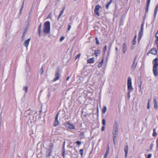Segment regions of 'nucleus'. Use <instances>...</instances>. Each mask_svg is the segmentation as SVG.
Instances as JSON below:
<instances>
[{
  "mask_svg": "<svg viewBox=\"0 0 158 158\" xmlns=\"http://www.w3.org/2000/svg\"><path fill=\"white\" fill-rule=\"evenodd\" d=\"M23 90H24L25 93H27L28 92V87L27 86H24L23 88Z\"/></svg>",
  "mask_w": 158,
  "mask_h": 158,
  "instance_id": "25",
  "label": "nucleus"
},
{
  "mask_svg": "<svg viewBox=\"0 0 158 158\" xmlns=\"http://www.w3.org/2000/svg\"><path fill=\"white\" fill-rule=\"evenodd\" d=\"M113 0H110V1L108 3V4L106 5V8L107 9H108L109 8V6L111 3L112 2Z\"/></svg>",
  "mask_w": 158,
  "mask_h": 158,
  "instance_id": "24",
  "label": "nucleus"
},
{
  "mask_svg": "<svg viewBox=\"0 0 158 158\" xmlns=\"http://www.w3.org/2000/svg\"><path fill=\"white\" fill-rule=\"evenodd\" d=\"M155 37L156 38V40L155 41V42L156 44H157L158 43V30L157 31L156 34L155 35Z\"/></svg>",
  "mask_w": 158,
  "mask_h": 158,
  "instance_id": "22",
  "label": "nucleus"
},
{
  "mask_svg": "<svg viewBox=\"0 0 158 158\" xmlns=\"http://www.w3.org/2000/svg\"><path fill=\"white\" fill-rule=\"evenodd\" d=\"M40 72L41 74H43L44 72V69L43 67H42L40 69Z\"/></svg>",
  "mask_w": 158,
  "mask_h": 158,
  "instance_id": "35",
  "label": "nucleus"
},
{
  "mask_svg": "<svg viewBox=\"0 0 158 158\" xmlns=\"http://www.w3.org/2000/svg\"><path fill=\"white\" fill-rule=\"evenodd\" d=\"M84 134V133L83 132H82L81 133V135H83Z\"/></svg>",
  "mask_w": 158,
  "mask_h": 158,
  "instance_id": "53",
  "label": "nucleus"
},
{
  "mask_svg": "<svg viewBox=\"0 0 158 158\" xmlns=\"http://www.w3.org/2000/svg\"><path fill=\"white\" fill-rule=\"evenodd\" d=\"M70 78V77L69 76L66 79V81H68L69 80Z\"/></svg>",
  "mask_w": 158,
  "mask_h": 158,
  "instance_id": "46",
  "label": "nucleus"
},
{
  "mask_svg": "<svg viewBox=\"0 0 158 158\" xmlns=\"http://www.w3.org/2000/svg\"><path fill=\"white\" fill-rule=\"evenodd\" d=\"M51 17V15H50V14H49L48 16V18H50Z\"/></svg>",
  "mask_w": 158,
  "mask_h": 158,
  "instance_id": "51",
  "label": "nucleus"
},
{
  "mask_svg": "<svg viewBox=\"0 0 158 158\" xmlns=\"http://www.w3.org/2000/svg\"><path fill=\"white\" fill-rule=\"evenodd\" d=\"M152 156V154H148L147 157L146 158H151Z\"/></svg>",
  "mask_w": 158,
  "mask_h": 158,
  "instance_id": "42",
  "label": "nucleus"
},
{
  "mask_svg": "<svg viewBox=\"0 0 158 158\" xmlns=\"http://www.w3.org/2000/svg\"><path fill=\"white\" fill-rule=\"evenodd\" d=\"M83 149H81L79 151V153L81 156H82L83 155Z\"/></svg>",
  "mask_w": 158,
  "mask_h": 158,
  "instance_id": "33",
  "label": "nucleus"
},
{
  "mask_svg": "<svg viewBox=\"0 0 158 158\" xmlns=\"http://www.w3.org/2000/svg\"><path fill=\"white\" fill-rule=\"evenodd\" d=\"M101 7V6L99 5H98L95 7L94 10V12L98 16L100 15L98 11L100 10Z\"/></svg>",
  "mask_w": 158,
  "mask_h": 158,
  "instance_id": "4",
  "label": "nucleus"
},
{
  "mask_svg": "<svg viewBox=\"0 0 158 158\" xmlns=\"http://www.w3.org/2000/svg\"><path fill=\"white\" fill-rule=\"evenodd\" d=\"M71 28V26L70 25L68 26V30H69Z\"/></svg>",
  "mask_w": 158,
  "mask_h": 158,
  "instance_id": "45",
  "label": "nucleus"
},
{
  "mask_svg": "<svg viewBox=\"0 0 158 158\" xmlns=\"http://www.w3.org/2000/svg\"><path fill=\"white\" fill-rule=\"evenodd\" d=\"M153 102L154 103V107L156 109L158 107V105L157 98L156 97L153 98Z\"/></svg>",
  "mask_w": 158,
  "mask_h": 158,
  "instance_id": "12",
  "label": "nucleus"
},
{
  "mask_svg": "<svg viewBox=\"0 0 158 158\" xmlns=\"http://www.w3.org/2000/svg\"><path fill=\"white\" fill-rule=\"evenodd\" d=\"M139 0H138V1H138V2H139Z\"/></svg>",
  "mask_w": 158,
  "mask_h": 158,
  "instance_id": "57",
  "label": "nucleus"
},
{
  "mask_svg": "<svg viewBox=\"0 0 158 158\" xmlns=\"http://www.w3.org/2000/svg\"><path fill=\"white\" fill-rule=\"evenodd\" d=\"M41 27H42V25H41V24H40V25L39 27V28H38L39 33L40 35V32H41Z\"/></svg>",
  "mask_w": 158,
  "mask_h": 158,
  "instance_id": "28",
  "label": "nucleus"
},
{
  "mask_svg": "<svg viewBox=\"0 0 158 158\" xmlns=\"http://www.w3.org/2000/svg\"><path fill=\"white\" fill-rule=\"evenodd\" d=\"M158 138L157 140H156V144H157V146L158 145Z\"/></svg>",
  "mask_w": 158,
  "mask_h": 158,
  "instance_id": "50",
  "label": "nucleus"
},
{
  "mask_svg": "<svg viewBox=\"0 0 158 158\" xmlns=\"http://www.w3.org/2000/svg\"><path fill=\"white\" fill-rule=\"evenodd\" d=\"M106 110L107 108L106 106H103L102 109V113L103 114L105 113L106 111Z\"/></svg>",
  "mask_w": 158,
  "mask_h": 158,
  "instance_id": "21",
  "label": "nucleus"
},
{
  "mask_svg": "<svg viewBox=\"0 0 158 158\" xmlns=\"http://www.w3.org/2000/svg\"><path fill=\"white\" fill-rule=\"evenodd\" d=\"M132 44L133 45H135L136 44V40L133 39L132 41Z\"/></svg>",
  "mask_w": 158,
  "mask_h": 158,
  "instance_id": "39",
  "label": "nucleus"
},
{
  "mask_svg": "<svg viewBox=\"0 0 158 158\" xmlns=\"http://www.w3.org/2000/svg\"><path fill=\"white\" fill-rule=\"evenodd\" d=\"M152 135L154 137H155L156 135V133L155 131V128L153 129V133Z\"/></svg>",
  "mask_w": 158,
  "mask_h": 158,
  "instance_id": "29",
  "label": "nucleus"
},
{
  "mask_svg": "<svg viewBox=\"0 0 158 158\" xmlns=\"http://www.w3.org/2000/svg\"><path fill=\"white\" fill-rule=\"evenodd\" d=\"M76 143L77 144V145H80L81 144V141H77L76 142Z\"/></svg>",
  "mask_w": 158,
  "mask_h": 158,
  "instance_id": "40",
  "label": "nucleus"
},
{
  "mask_svg": "<svg viewBox=\"0 0 158 158\" xmlns=\"http://www.w3.org/2000/svg\"><path fill=\"white\" fill-rule=\"evenodd\" d=\"M151 145H152V144H151ZM152 146H151V149L152 148Z\"/></svg>",
  "mask_w": 158,
  "mask_h": 158,
  "instance_id": "55",
  "label": "nucleus"
},
{
  "mask_svg": "<svg viewBox=\"0 0 158 158\" xmlns=\"http://www.w3.org/2000/svg\"><path fill=\"white\" fill-rule=\"evenodd\" d=\"M153 67L158 68V59L157 58H156L154 60L153 62Z\"/></svg>",
  "mask_w": 158,
  "mask_h": 158,
  "instance_id": "9",
  "label": "nucleus"
},
{
  "mask_svg": "<svg viewBox=\"0 0 158 158\" xmlns=\"http://www.w3.org/2000/svg\"><path fill=\"white\" fill-rule=\"evenodd\" d=\"M99 53V51L98 50L95 51L94 53L96 56H97Z\"/></svg>",
  "mask_w": 158,
  "mask_h": 158,
  "instance_id": "27",
  "label": "nucleus"
},
{
  "mask_svg": "<svg viewBox=\"0 0 158 158\" xmlns=\"http://www.w3.org/2000/svg\"><path fill=\"white\" fill-rule=\"evenodd\" d=\"M96 40V43L97 44H99V41L98 40V38H95Z\"/></svg>",
  "mask_w": 158,
  "mask_h": 158,
  "instance_id": "36",
  "label": "nucleus"
},
{
  "mask_svg": "<svg viewBox=\"0 0 158 158\" xmlns=\"http://www.w3.org/2000/svg\"><path fill=\"white\" fill-rule=\"evenodd\" d=\"M81 56V54H79L77 55L76 56V59L79 58Z\"/></svg>",
  "mask_w": 158,
  "mask_h": 158,
  "instance_id": "37",
  "label": "nucleus"
},
{
  "mask_svg": "<svg viewBox=\"0 0 158 158\" xmlns=\"http://www.w3.org/2000/svg\"><path fill=\"white\" fill-rule=\"evenodd\" d=\"M131 48V49H134V48Z\"/></svg>",
  "mask_w": 158,
  "mask_h": 158,
  "instance_id": "56",
  "label": "nucleus"
},
{
  "mask_svg": "<svg viewBox=\"0 0 158 158\" xmlns=\"http://www.w3.org/2000/svg\"><path fill=\"white\" fill-rule=\"evenodd\" d=\"M128 145L127 144L126 145L124 148V152H125V158H127V155L128 153Z\"/></svg>",
  "mask_w": 158,
  "mask_h": 158,
  "instance_id": "10",
  "label": "nucleus"
},
{
  "mask_svg": "<svg viewBox=\"0 0 158 158\" xmlns=\"http://www.w3.org/2000/svg\"><path fill=\"white\" fill-rule=\"evenodd\" d=\"M58 113H57V114H56V116L55 122L54 124V126L55 127L56 126L59 124V122L58 119Z\"/></svg>",
  "mask_w": 158,
  "mask_h": 158,
  "instance_id": "6",
  "label": "nucleus"
},
{
  "mask_svg": "<svg viewBox=\"0 0 158 158\" xmlns=\"http://www.w3.org/2000/svg\"><path fill=\"white\" fill-rule=\"evenodd\" d=\"M102 123L103 126H105L106 125V121L105 119L102 120Z\"/></svg>",
  "mask_w": 158,
  "mask_h": 158,
  "instance_id": "31",
  "label": "nucleus"
},
{
  "mask_svg": "<svg viewBox=\"0 0 158 158\" xmlns=\"http://www.w3.org/2000/svg\"><path fill=\"white\" fill-rule=\"evenodd\" d=\"M136 35H135V36L134 37V38L133 39H135L136 40Z\"/></svg>",
  "mask_w": 158,
  "mask_h": 158,
  "instance_id": "52",
  "label": "nucleus"
},
{
  "mask_svg": "<svg viewBox=\"0 0 158 158\" xmlns=\"http://www.w3.org/2000/svg\"><path fill=\"white\" fill-rule=\"evenodd\" d=\"M115 50H116V52H117L118 50V48H117V47H116L115 48Z\"/></svg>",
  "mask_w": 158,
  "mask_h": 158,
  "instance_id": "49",
  "label": "nucleus"
},
{
  "mask_svg": "<svg viewBox=\"0 0 158 158\" xmlns=\"http://www.w3.org/2000/svg\"><path fill=\"white\" fill-rule=\"evenodd\" d=\"M107 46L106 45L104 47V50H103V52H104V54L105 53L106 51L107 50Z\"/></svg>",
  "mask_w": 158,
  "mask_h": 158,
  "instance_id": "32",
  "label": "nucleus"
},
{
  "mask_svg": "<svg viewBox=\"0 0 158 158\" xmlns=\"http://www.w3.org/2000/svg\"><path fill=\"white\" fill-rule=\"evenodd\" d=\"M150 100H148V105H147V108L148 109H149V108H150Z\"/></svg>",
  "mask_w": 158,
  "mask_h": 158,
  "instance_id": "34",
  "label": "nucleus"
},
{
  "mask_svg": "<svg viewBox=\"0 0 158 158\" xmlns=\"http://www.w3.org/2000/svg\"><path fill=\"white\" fill-rule=\"evenodd\" d=\"M94 61V58H90L88 60L87 62L89 63H93Z\"/></svg>",
  "mask_w": 158,
  "mask_h": 158,
  "instance_id": "18",
  "label": "nucleus"
},
{
  "mask_svg": "<svg viewBox=\"0 0 158 158\" xmlns=\"http://www.w3.org/2000/svg\"><path fill=\"white\" fill-rule=\"evenodd\" d=\"M105 126H103L102 127V131H103L105 130Z\"/></svg>",
  "mask_w": 158,
  "mask_h": 158,
  "instance_id": "44",
  "label": "nucleus"
},
{
  "mask_svg": "<svg viewBox=\"0 0 158 158\" xmlns=\"http://www.w3.org/2000/svg\"><path fill=\"white\" fill-rule=\"evenodd\" d=\"M158 5L156 6L154 10V17H155L157 14V13L158 11Z\"/></svg>",
  "mask_w": 158,
  "mask_h": 158,
  "instance_id": "20",
  "label": "nucleus"
},
{
  "mask_svg": "<svg viewBox=\"0 0 158 158\" xmlns=\"http://www.w3.org/2000/svg\"><path fill=\"white\" fill-rule=\"evenodd\" d=\"M109 49L110 50V47L109 48Z\"/></svg>",
  "mask_w": 158,
  "mask_h": 158,
  "instance_id": "58",
  "label": "nucleus"
},
{
  "mask_svg": "<svg viewBox=\"0 0 158 158\" xmlns=\"http://www.w3.org/2000/svg\"><path fill=\"white\" fill-rule=\"evenodd\" d=\"M26 113H27V114H29V115H31V114L32 113V112L30 111L29 110L27 111L26 112Z\"/></svg>",
  "mask_w": 158,
  "mask_h": 158,
  "instance_id": "38",
  "label": "nucleus"
},
{
  "mask_svg": "<svg viewBox=\"0 0 158 158\" xmlns=\"http://www.w3.org/2000/svg\"><path fill=\"white\" fill-rule=\"evenodd\" d=\"M24 5V2L23 1V3H22V6L20 9V12H19V15H20L22 13V10L23 9V7Z\"/></svg>",
  "mask_w": 158,
  "mask_h": 158,
  "instance_id": "19",
  "label": "nucleus"
},
{
  "mask_svg": "<svg viewBox=\"0 0 158 158\" xmlns=\"http://www.w3.org/2000/svg\"><path fill=\"white\" fill-rule=\"evenodd\" d=\"M104 60V58L103 57H102V60H101V61H100V62L99 63V64L98 65V68H100L102 66Z\"/></svg>",
  "mask_w": 158,
  "mask_h": 158,
  "instance_id": "16",
  "label": "nucleus"
},
{
  "mask_svg": "<svg viewBox=\"0 0 158 158\" xmlns=\"http://www.w3.org/2000/svg\"><path fill=\"white\" fill-rule=\"evenodd\" d=\"M150 0H148V1H147V9L148 8V7L149 6V5L150 3Z\"/></svg>",
  "mask_w": 158,
  "mask_h": 158,
  "instance_id": "30",
  "label": "nucleus"
},
{
  "mask_svg": "<svg viewBox=\"0 0 158 158\" xmlns=\"http://www.w3.org/2000/svg\"><path fill=\"white\" fill-rule=\"evenodd\" d=\"M136 64L135 63V60H134L133 61V62L132 64V66L131 67V69L133 70H134L135 69V68L136 66Z\"/></svg>",
  "mask_w": 158,
  "mask_h": 158,
  "instance_id": "17",
  "label": "nucleus"
},
{
  "mask_svg": "<svg viewBox=\"0 0 158 158\" xmlns=\"http://www.w3.org/2000/svg\"><path fill=\"white\" fill-rule=\"evenodd\" d=\"M65 142H64V143H63V147H64V145L65 144Z\"/></svg>",
  "mask_w": 158,
  "mask_h": 158,
  "instance_id": "54",
  "label": "nucleus"
},
{
  "mask_svg": "<svg viewBox=\"0 0 158 158\" xmlns=\"http://www.w3.org/2000/svg\"><path fill=\"white\" fill-rule=\"evenodd\" d=\"M143 27L142 26L141 27V30L139 34V37L140 38L143 35Z\"/></svg>",
  "mask_w": 158,
  "mask_h": 158,
  "instance_id": "15",
  "label": "nucleus"
},
{
  "mask_svg": "<svg viewBox=\"0 0 158 158\" xmlns=\"http://www.w3.org/2000/svg\"><path fill=\"white\" fill-rule=\"evenodd\" d=\"M24 37H25V35H24V34H23V35L22 37V40H24Z\"/></svg>",
  "mask_w": 158,
  "mask_h": 158,
  "instance_id": "47",
  "label": "nucleus"
},
{
  "mask_svg": "<svg viewBox=\"0 0 158 158\" xmlns=\"http://www.w3.org/2000/svg\"><path fill=\"white\" fill-rule=\"evenodd\" d=\"M152 53V54H153V55H155L157 54V52L155 48H152L150 51L149 52H148V54L149 53Z\"/></svg>",
  "mask_w": 158,
  "mask_h": 158,
  "instance_id": "11",
  "label": "nucleus"
},
{
  "mask_svg": "<svg viewBox=\"0 0 158 158\" xmlns=\"http://www.w3.org/2000/svg\"><path fill=\"white\" fill-rule=\"evenodd\" d=\"M50 31V23L49 21L45 22L44 23V29L43 31L44 32L47 33Z\"/></svg>",
  "mask_w": 158,
  "mask_h": 158,
  "instance_id": "3",
  "label": "nucleus"
},
{
  "mask_svg": "<svg viewBox=\"0 0 158 158\" xmlns=\"http://www.w3.org/2000/svg\"><path fill=\"white\" fill-rule=\"evenodd\" d=\"M67 125H69V128L70 129H75V126L72 123H68Z\"/></svg>",
  "mask_w": 158,
  "mask_h": 158,
  "instance_id": "13",
  "label": "nucleus"
},
{
  "mask_svg": "<svg viewBox=\"0 0 158 158\" xmlns=\"http://www.w3.org/2000/svg\"><path fill=\"white\" fill-rule=\"evenodd\" d=\"M55 77L52 80L53 81H55L59 80L60 78V75L58 71L56 72L55 74Z\"/></svg>",
  "mask_w": 158,
  "mask_h": 158,
  "instance_id": "5",
  "label": "nucleus"
},
{
  "mask_svg": "<svg viewBox=\"0 0 158 158\" xmlns=\"http://www.w3.org/2000/svg\"><path fill=\"white\" fill-rule=\"evenodd\" d=\"M157 67H153V72L155 77L158 75V69Z\"/></svg>",
  "mask_w": 158,
  "mask_h": 158,
  "instance_id": "7",
  "label": "nucleus"
},
{
  "mask_svg": "<svg viewBox=\"0 0 158 158\" xmlns=\"http://www.w3.org/2000/svg\"><path fill=\"white\" fill-rule=\"evenodd\" d=\"M118 126L117 123L114 124L113 131V138L114 143L115 144V140L118 133Z\"/></svg>",
  "mask_w": 158,
  "mask_h": 158,
  "instance_id": "2",
  "label": "nucleus"
},
{
  "mask_svg": "<svg viewBox=\"0 0 158 158\" xmlns=\"http://www.w3.org/2000/svg\"><path fill=\"white\" fill-rule=\"evenodd\" d=\"M141 84L139 86V91H140L141 90Z\"/></svg>",
  "mask_w": 158,
  "mask_h": 158,
  "instance_id": "48",
  "label": "nucleus"
},
{
  "mask_svg": "<svg viewBox=\"0 0 158 158\" xmlns=\"http://www.w3.org/2000/svg\"><path fill=\"white\" fill-rule=\"evenodd\" d=\"M109 152V148H108V149L106 151V152L104 156V158H107V156Z\"/></svg>",
  "mask_w": 158,
  "mask_h": 158,
  "instance_id": "26",
  "label": "nucleus"
},
{
  "mask_svg": "<svg viewBox=\"0 0 158 158\" xmlns=\"http://www.w3.org/2000/svg\"><path fill=\"white\" fill-rule=\"evenodd\" d=\"M116 158H118L117 157Z\"/></svg>",
  "mask_w": 158,
  "mask_h": 158,
  "instance_id": "59",
  "label": "nucleus"
},
{
  "mask_svg": "<svg viewBox=\"0 0 158 158\" xmlns=\"http://www.w3.org/2000/svg\"><path fill=\"white\" fill-rule=\"evenodd\" d=\"M127 89H128V98H130V93L133 89L132 86L131 78L130 77H128L127 78Z\"/></svg>",
  "mask_w": 158,
  "mask_h": 158,
  "instance_id": "1",
  "label": "nucleus"
},
{
  "mask_svg": "<svg viewBox=\"0 0 158 158\" xmlns=\"http://www.w3.org/2000/svg\"><path fill=\"white\" fill-rule=\"evenodd\" d=\"M127 50V45L126 44H124L123 46V51L124 54H125Z\"/></svg>",
  "mask_w": 158,
  "mask_h": 158,
  "instance_id": "14",
  "label": "nucleus"
},
{
  "mask_svg": "<svg viewBox=\"0 0 158 158\" xmlns=\"http://www.w3.org/2000/svg\"><path fill=\"white\" fill-rule=\"evenodd\" d=\"M64 8L63 9L61 10L60 13L59 15V16L58 17V19H59L60 17L63 15L64 13Z\"/></svg>",
  "mask_w": 158,
  "mask_h": 158,
  "instance_id": "23",
  "label": "nucleus"
},
{
  "mask_svg": "<svg viewBox=\"0 0 158 158\" xmlns=\"http://www.w3.org/2000/svg\"><path fill=\"white\" fill-rule=\"evenodd\" d=\"M64 39V37L63 36H62L60 38V41H62Z\"/></svg>",
  "mask_w": 158,
  "mask_h": 158,
  "instance_id": "41",
  "label": "nucleus"
},
{
  "mask_svg": "<svg viewBox=\"0 0 158 158\" xmlns=\"http://www.w3.org/2000/svg\"><path fill=\"white\" fill-rule=\"evenodd\" d=\"M65 152V149H64V147H63V152H62L63 156Z\"/></svg>",
  "mask_w": 158,
  "mask_h": 158,
  "instance_id": "43",
  "label": "nucleus"
},
{
  "mask_svg": "<svg viewBox=\"0 0 158 158\" xmlns=\"http://www.w3.org/2000/svg\"><path fill=\"white\" fill-rule=\"evenodd\" d=\"M31 40V38H29L25 41L24 43V45L27 49L28 47Z\"/></svg>",
  "mask_w": 158,
  "mask_h": 158,
  "instance_id": "8",
  "label": "nucleus"
}]
</instances>
